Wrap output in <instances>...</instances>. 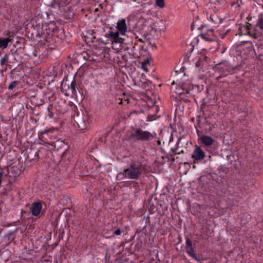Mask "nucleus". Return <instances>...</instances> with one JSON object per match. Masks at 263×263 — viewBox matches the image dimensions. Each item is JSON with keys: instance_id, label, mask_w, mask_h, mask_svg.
<instances>
[{"instance_id": "ddd939ff", "label": "nucleus", "mask_w": 263, "mask_h": 263, "mask_svg": "<svg viewBox=\"0 0 263 263\" xmlns=\"http://www.w3.org/2000/svg\"><path fill=\"white\" fill-rule=\"evenodd\" d=\"M211 4L223 5L226 3V0H209Z\"/></svg>"}, {"instance_id": "aec40b11", "label": "nucleus", "mask_w": 263, "mask_h": 263, "mask_svg": "<svg viewBox=\"0 0 263 263\" xmlns=\"http://www.w3.org/2000/svg\"><path fill=\"white\" fill-rule=\"evenodd\" d=\"M3 176V173L2 172H0V186H1L2 183V178Z\"/></svg>"}, {"instance_id": "f257e3e1", "label": "nucleus", "mask_w": 263, "mask_h": 263, "mask_svg": "<svg viewBox=\"0 0 263 263\" xmlns=\"http://www.w3.org/2000/svg\"><path fill=\"white\" fill-rule=\"evenodd\" d=\"M145 172L144 165L139 162H133L123 172L117 174V178L119 180H123L124 178L131 180L138 179Z\"/></svg>"}, {"instance_id": "4468645a", "label": "nucleus", "mask_w": 263, "mask_h": 263, "mask_svg": "<svg viewBox=\"0 0 263 263\" xmlns=\"http://www.w3.org/2000/svg\"><path fill=\"white\" fill-rule=\"evenodd\" d=\"M19 82L17 81H14L11 83H10L8 86V89L10 90H12L18 84Z\"/></svg>"}, {"instance_id": "423d86ee", "label": "nucleus", "mask_w": 263, "mask_h": 263, "mask_svg": "<svg viewBox=\"0 0 263 263\" xmlns=\"http://www.w3.org/2000/svg\"><path fill=\"white\" fill-rule=\"evenodd\" d=\"M185 250L187 254L197 261H199V258L196 256L194 250L192 247V241L189 238H186Z\"/></svg>"}, {"instance_id": "f8f14e48", "label": "nucleus", "mask_w": 263, "mask_h": 263, "mask_svg": "<svg viewBox=\"0 0 263 263\" xmlns=\"http://www.w3.org/2000/svg\"><path fill=\"white\" fill-rule=\"evenodd\" d=\"M256 25L261 30H263V13H261L258 17Z\"/></svg>"}, {"instance_id": "f3484780", "label": "nucleus", "mask_w": 263, "mask_h": 263, "mask_svg": "<svg viewBox=\"0 0 263 263\" xmlns=\"http://www.w3.org/2000/svg\"><path fill=\"white\" fill-rule=\"evenodd\" d=\"M52 130V129H45L41 132V134L43 135V138H45V135L47 134L48 132H50Z\"/></svg>"}, {"instance_id": "412c9836", "label": "nucleus", "mask_w": 263, "mask_h": 263, "mask_svg": "<svg viewBox=\"0 0 263 263\" xmlns=\"http://www.w3.org/2000/svg\"><path fill=\"white\" fill-rule=\"evenodd\" d=\"M181 153H182V154L184 153V151H183V150L181 151H180L179 153H178V154H181Z\"/></svg>"}, {"instance_id": "dca6fc26", "label": "nucleus", "mask_w": 263, "mask_h": 263, "mask_svg": "<svg viewBox=\"0 0 263 263\" xmlns=\"http://www.w3.org/2000/svg\"><path fill=\"white\" fill-rule=\"evenodd\" d=\"M8 59V55L7 54L2 58L1 60V65H3L5 64L6 62L7 61Z\"/></svg>"}, {"instance_id": "6ab92c4d", "label": "nucleus", "mask_w": 263, "mask_h": 263, "mask_svg": "<svg viewBox=\"0 0 263 263\" xmlns=\"http://www.w3.org/2000/svg\"><path fill=\"white\" fill-rule=\"evenodd\" d=\"M202 65V62L200 61V60H198L196 63V66L197 67H200Z\"/></svg>"}, {"instance_id": "b1692460", "label": "nucleus", "mask_w": 263, "mask_h": 263, "mask_svg": "<svg viewBox=\"0 0 263 263\" xmlns=\"http://www.w3.org/2000/svg\"><path fill=\"white\" fill-rule=\"evenodd\" d=\"M155 29V32L157 31V29Z\"/></svg>"}, {"instance_id": "4be33fe9", "label": "nucleus", "mask_w": 263, "mask_h": 263, "mask_svg": "<svg viewBox=\"0 0 263 263\" xmlns=\"http://www.w3.org/2000/svg\"><path fill=\"white\" fill-rule=\"evenodd\" d=\"M35 155H37V156H39V154L37 153H36Z\"/></svg>"}, {"instance_id": "0eeeda50", "label": "nucleus", "mask_w": 263, "mask_h": 263, "mask_svg": "<svg viewBox=\"0 0 263 263\" xmlns=\"http://www.w3.org/2000/svg\"><path fill=\"white\" fill-rule=\"evenodd\" d=\"M42 209V205L41 202H34L33 203L31 208L30 211L32 215L37 216Z\"/></svg>"}, {"instance_id": "6e6552de", "label": "nucleus", "mask_w": 263, "mask_h": 263, "mask_svg": "<svg viewBox=\"0 0 263 263\" xmlns=\"http://www.w3.org/2000/svg\"><path fill=\"white\" fill-rule=\"evenodd\" d=\"M201 142L205 146H211L214 140L210 136L202 135L200 137Z\"/></svg>"}, {"instance_id": "9d476101", "label": "nucleus", "mask_w": 263, "mask_h": 263, "mask_svg": "<svg viewBox=\"0 0 263 263\" xmlns=\"http://www.w3.org/2000/svg\"><path fill=\"white\" fill-rule=\"evenodd\" d=\"M68 89L71 90L72 94H75L78 89L76 80L73 79L70 85H68Z\"/></svg>"}, {"instance_id": "20e7f679", "label": "nucleus", "mask_w": 263, "mask_h": 263, "mask_svg": "<svg viewBox=\"0 0 263 263\" xmlns=\"http://www.w3.org/2000/svg\"><path fill=\"white\" fill-rule=\"evenodd\" d=\"M239 67L236 66L233 67L227 63H221L216 65L215 68L223 74H226V72H232L233 70L238 68Z\"/></svg>"}, {"instance_id": "2eb2a0df", "label": "nucleus", "mask_w": 263, "mask_h": 263, "mask_svg": "<svg viewBox=\"0 0 263 263\" xmlns=\"http://www.w3.org/2000/svg\"><path fill=\"white\" fill-rule=\"evenodd\" d=\"M156 4L159 7L162 8L164 7V0H157Z\"/></svg>"}, {"instance_id": "7ed1b4c3", "label": "nucleus", "mask_w": 263, "mask_h": 263, "mask_svg": "<svg viewBox=\"0 0 263 263\" xmlns=\"http://www.w3.org/2000/svg\"><path fill=\"white\" fill-rule=\"evenodd\" d=\"M154 138L155 136L151 132L143 130L140 128H133L130 135L127 138V140L148 142Z\"/></svg>"}, {"instance_id": "f03ea898", "label": "nucleus", "mask_w": 263, "mask_h": 263, "mask_svg": "<svg viewBox=\"0 0 263 263\" xmlns=\"http://www.w3.org/2000/svg\"><path fill=\"white\" fill-rule=\"evenodd\" d=\"M117 31L114 32L112 31H109L105 34V37L109 39L112 43H119L122 45L125 43V39L120 36V34L122 36L125 35L127 31V27L125 19L119 20L117 23Z\"/></svg>"}, {"instance_id": "9b49d317", "label": "nucleus", "mask_w": 263, "mask_h": 263, "mask_svg": "<svg viewBox=\"0 0 263 263\" xmlns=\"http://www.w3.org/2000/svg\"><path fill=\"white\" fill-rule=\"evenodd\" d=\"M77 124L78 127L81 130L85 129L87 127V124L83 119H79L78 121L77 122Z\"/></svg>"}, {"instance_id": "5701e85b", "label": "nucleus", "mask_w": 263, "mask_h": 263, "mask_svg": "<svg viewBox=\"0 0 263 263\" xmlns=\"http://www.w3.org/2000/svg\"><path fill=\"white\" fill-rule=\"evenodd\" d=\"M174 81L172 83V85H174Z\"/></svg>"}, {"instance_id": "1a4fd4ad", "label": "nucleus", "mask_w": 263, "mask_h": 263, "mask_svg": "<svg viewBox=\"0 0 263 263\" xmlns=\"http://www.w3.org/2000/svg\"><path fill=\"white\" fill-rule=\"evenodd\" d=\"M11 40L9 38H0V48L5 49L7 47Z\"/></svg>"}, {"instance_id": "a211bd4d", "label": "nucleus", "mask_w": 263, "mask_h": 263, "mask_svg": "<svg viewBox=\"0 0 263 263\" xmlns=\"http://www.w3.org/2000/svg\"><path fill=\"white\" fill-rule=\"evenodd\" d=\"M121 230H120V229H118L117 230H116V231H115L114 232L113 234L116 235H119L121 234Z\"/></svg>"}, {"instance_id": "39448f33", "label": "nucleus", "mask_w": 263, "mask_h": 263, "mask_svg": "<svg viewBox=\"0 0 263 263\" xmlns=\"http://www.w3.org/2000/svg\"><path fill=\"white\" fill-rule=\"evenodd\" d=\"M205 157V153L200 146H197L192 154V158L196 161L202 160Z\"/></svg>"}]
</instances>
